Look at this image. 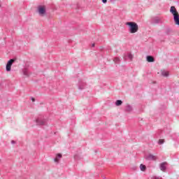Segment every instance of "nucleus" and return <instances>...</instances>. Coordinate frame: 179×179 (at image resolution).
<instances>
[{
    "mask_svg": "<svg viewBox=\"0 0 179 179\" xmlns=\"http://www.w3.org/2000/svg\"><path fill=\"white\" fill-rule=\"evenodd\" d=\"M11 143L13 145V144H15V141H11Z\"/></svg>",
    "mask_w": 179,
    "mask_h": 179,
    "instance_id": "23",
    "label": "nucleus"
},
{
    "mask_svg": "<svg viewBox=\"0 0 179 179\" xmlns=\"http://www.w3.org/2000/svg\"><path fill=\"white\" fill-rule=\"evenodd\" d=\"M109 1H110V2L114 3V2H115V1H117V0H109Z\"/></svg>",
    "mask_w": 179,
    "mask_h": 179,
    "instance_id": "22",
    "label": "nucleus"
},
{
    "mask_svg": "<svg viewBox=\"0 0 179 179\" xmlns=\"http://www.w3.org/2000/svg\"><path fill=\"white\" fill-rule=\"evenodd\" d=\"M140 170L141 171H146V166H145L144 164H141L140 165Z\"/></svg>",
    "mask_w": 179,
    "mask_h": 179,
    "instance_id": "15",
    "label": "nucleus"
},
{
    "mask_svg": "<svg viewBox=\"0 0 179 179\" xmlns=\"http://www.w3.org/2000/svg\"><path fill=\"white\" fill-rule=\"evenodd\" d=\"M36 125H45L47 120L45 119L38 118L36 120Z\"/></svg>",
    "mask_w": 179,
    "mask_h": 179,
    "instance_id": "5",
    "label": "nucleus"
},
{
    "mask_svg": "<svg viewBox=\"0 0 179 179\" xmlns=\"http://www.w3.org/2000/svg\"><path fill=\"white\" fill-rule=\"evenodd\" d=\"M126 26L129 27V31L131 34H135L139 30V26L134 22H126Z\"/></svg>",
    "mask_w": 179,
    "mask_h": 179,
    "instance_id": "1",
    "label": "nucleus"
},
{
    "mask_svg": "<svg viewBox=\"0 0 179 179\" xmlns=\"http://www.w3.org/2000/svg\"><path fill=\"white\" fill-rule=\"evenodd\" d=\"M85 87H86V84H85V83L80 84L78 86V89L80 90H83V89H85Z\"/></svg>",
    "mask_w": 179,
    "mask_h": 179,
    "instance_id": "14",
    "label": "nucleus"
},
{
    "mask_svg": "<svg viewBox=\"0 0 179 179\" xmlns=\"http://www.w3.org/2000/svg\"><path fill=\"white\" fill-rule=\"evenodd\" d=\"M127 57H128L129 59H130V61H132V59H134V55H132V54H131V53H128Z\"/></svg>",
    "mask_w": 179,
    "mask_h": 179,
    "instance_id": "19",
    "label": "nucleus"
},
{
    "mask_svg": "<svg viewBox=\"0 0 179 179\" xmlns=\"http://www.w3.org/2000/svg\"><path fill=\"white\" fill-rule=\"evenodd\" d=\"M23 75H24V76H29V69H24L23 71Z\"/></svg>",
    "mask_w": 179,
    "mask_h": 179,
    "instance_id": "13",
    "label": "nucleus"
},
{
    "mask_svg": "<svg viewBox=\"0 0 179 179\" xmlns=\"http://www.w3.org/2000/svg\"><path fill=\"white\" fill-rule=\"evenodd\" d=\"M159 145H163L164 143V140L163 139H159L158 141Z\"/></svg>",
    "mask_w": 179,
    "mask_h": 179,
    "instance_id": "20",
    "label": "nucleus"
},
{
    "mask_svg": "<svg viewBox=\"0 0 179 179\" xmlns=\"http://www.w3.org/2000/svg\"><path fill=\"white\" fill-rule=\"evenodd\" d=\"M32 101H34V98H32Z\"/></svg>",
    "mask_w": 179,
    "mask_h": 179,
    "instance_id": "25",
    "label": "nucleus"
},
{
    "mask_svg": "<svg viewBox=\"0 0 179 179\" xmlns=\"http://www.w3.org/2000/svg\"><path fill=\"white\" fill-rule=\"evenodd\" d=\"M146 159H147V160H157V157H156L152 154H150L146 157Z\"/></svg>",
    "mask_w": 179,
    "mask_h": 179,
    "instance_id": "8",
    "label": "nucleus"
},
{
    "mask_svg": "<svg viewBox=\"0 0 179 179\" xmlns=\"http://www.w3.org/2000/svg\"><path fill=\"white\" fill-rule=\"evenodd\" d=\"M122 104V101H121V100H117L115 102V106H120Z\"/></svg>",
    "mask_w": 179,
    "mask_h": 179,
    "instance_id": "17",
    "label": "nucleus"
},
{
    "mask_svg": "<svg viewBox=\"0 0 179 179\" xmlns=\"http://www.w3.org/2000/svg\"><path fill=\"white\" fill-rule=\"evenodd\" d=\"M171 13L173 15V20L175 22V24L179 26V15L178 12H177V9H176L175 6H171L170 9Z\"/></svg>",
    "mask_w": 179,
    "mask_h": 179,
    "instance_id": "2",
    "label": "nucleus"
},
{
    "mask_svg": "<svg viewBox=\"0 0 179 179\" xmlns=\"http://www.w3.org/2000/svg\"><path fill=\"white\" fill-rule=\"evenodd\" d=\"M120 57H115L113 59V62H115V64H119L120 63Z\"/></svg>",
    "mask_w": 179,
    "mask_h": 179,
    "instance_id": "18",
    "label": "nucleus"
},
{
    "mask_svg": "<svg viewBox=\"0 0 179 179\" xmlns=\"http://www.w3.org/2000/svg\"><path fill=\"white\" fill-rule=\"evenodd\" d=\"M62 157V154H57L55 158H54V162L56 163V164H58L59 163V160H61Z\"/></svg>",
    "mask_w": 179,
    "mask_h": 179,
    "instance_id": "7",
    "label": "nucleus"
},
{
    "mask_svg": "<svg viewBox=\"0 0 179 179\" xmlns=\"http://www.w3.org/2000/svg\"><path fill=\"white\" fill-rule=\"evenodd\" d=\"M103 3H107V0H102Z\"/></svg>",
    "mask_w": 179,
    "mask_h": 179,
    "instance_id": "21",
    "label": "nucleus"
},
{
    "mask_svg": "<svg viewBox=\"0 0 179 179\" xmlns=\"http://www.w3.org/2000/svg\"><path fill=\"white\" fill-rule=\"evenodd\" d=\"M75 160H80L82 159V155L80 154H76L74 155Z\"/></svg>",
    "mask_w": 179,
    "mask_h": 179,
    "instance_id": "12",
    "label": "nucleus"
},
{
    "mask_svg": "<svg viewBox=\"0 0 179 179\" xmlns=\"http://www.w3.org/2000/svg\"><path fill=\"white\" fill-rule=\"evenodd\" d=\"M125 110L127 111V113H131L132 111V106H131V105H127Z\"/></svg>",
    "mask_w": 179,
    "mask_h": 179,
    "instance_id": "11",
    "label": "nucleus"
},
{
    "mask_svg": "<svg viewBox=\"0 0 179 179\" xmlns=\"http://www.w3.org/2000/svg\"><path fill=\"white\" fill-rule=\"evenodd\" d=\"M161 75L162 76H165L166 78H167V76H169V71H165V70H162L161 71Z\"/></svg>",
    "mask_w": 179,
    "mask_h": 179,
    "instance_id": "10",
    "label": "nucleus"
},
{
    "mask_svg": "<svg viewBox=\"0 0 179 179\" xmlns=\"http://www.w3.org/2000/svg\"><path fill=\"white\" fill-rule=\"evenodd\" d=\"M0 8H1V5H0Z\"/></svg>",
    "mask_w": 179,
    "mask_h": 179,
    "instance_id": "26",
    "label": "nucleus"
},
{
    "mask_svg": "<svg viewBox=\"0 0 179 179\" xmlns=\"http://www.w3.org/2000/svg\"><path fill=\"white\" fill-rule=\"evenodd\" d=\"M160 22H162V20L159 17H155L154 19V23H155L156 24L160 23Z\"/></svg>",
    "mask_w": 179,
    "mask_h": 179,
    "instance_id": "16",
    "label": "nucleus"
},
{
    "mask_svg": "<svg viewBox=\"0 0 179 179\" xmlns=\"http://www.w3.org/2000/svg\"><path fill=\"white\" fill-rule=\"evenodd\" d=\"M37 13L39 15V16L44 17V16L47 15V10L44 6H38L37 7Z\"/></svg>",
    "mask_w": 179,
    "mask_h": 179,
    "instance_id": "3",
    "label": "nucleus"
},
{
    "mask_svg": "<svg viewBox=\"0 0 179 179\" xmlns=\"http://www.w3.org/2000/svg\"><path fill=\"white\" fill-rule=\"evenodd\" d=\"M92 47H94V43L92 44Z\"/></svg>",
    "mask_w": 179,
    "mask_h": 179,
    "instance_id": "24",
    "label": "nucleus"
},
{
    "mask_svg": "<svg viewBox=\"0 0 179 179\" xmlns=\"http://www.w3.org/2000/svg\"><path fill=\"white\" fill-rule=\"evenodd\" d=\"M13 62H15V59H10L6 66V71L7 72H10V69L12 68V65H13Z\"/></svg>",
    "mask_w": 179,
    "mask_h": 179,
    "instance_id": "4",
    "label": "nucleus"
},
{
    "mask_svg": "<svg viewBox=\"0 0 179 179\" xmlns=\"http://www.w3.org/2000/svg\"><path fill=\"white\" fill-rule=\"evenodd\" d=\"M146 59L148 62H155V58L152 56H147Z\"/></svg>",
    "mask_w": 179,
    "mask_h": 179,
    "instance_id": "9",
    "label": "nucleus"
},
{
    "mask_svg": "<svg viewBox=\"0 0 179 179\" xmlns=\"http://www.w3.org/2000/svg\"><path fill=\"white\" fill-rule=\"evenodd\" d=\"M159 169L161 171H163L164 173L166 172V170H167V162H162L159 164Z\"/></svg>",
    "mask_w": 179,
    "mask_h": 179,
    "instance_id": "6",
    "label": "nucleus"
}]
</instances>
